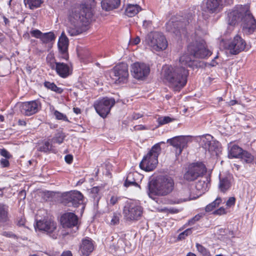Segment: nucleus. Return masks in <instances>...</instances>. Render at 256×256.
Masks as SVG:
<instances>
[{"mask_svg": "<svg viewBox=\"0 0 256 256\" xmlns=\"http://www.w3.org/2000/svg\"><path fill=\"white\" fill-rule=\"evenodd\" d=\"M242 22L244 34L250 35L256 31V20L248 5L238 4L228 13V24L234 26Z\"/></svg>", "mask_w": 256, "mask_h": 256, "instance_id": "3", "label": "nucleus"}, {"mask_svg": "<svg viewBox=\"0 0 256 256\" xmlns=\"http://www.w3.org/2000/svg\"><path fill=\"white\" fill-rule=\"evenodd\" d=\"M100 186H94L91 188L90 192L92 194H94L92 197L94 199H96L98 198V195L100 190Z\"/></svg>", "mask_w": 256, "mask_h": 256, "instance_id": "46", "label": "nucleus"}, {"mask_svg": "<svg viewBox=\"0 0 256 256\" xmlns=\"http://www.w3.org/2000/svg\"><path fill=\"white\" fill-rule=\"evenodd\" d=\"M41 103L38 100L22 102L20 106L21 113L25 116H31L38 112L41 109Z\"/></svg>", "mask_w": 256, "mask_h": 256, "instance_id": "13", "label": "nucleus"}, {"mask_svg": "<svg viewBox=\"0 0 256 256\" xmlns=\"http://www.w3.org/2000/svg\"><path fill=\"white\" fill-rule=\"evenodd\" d=\"M56 36L53 32H49L43 33L41 38V41L44 44H48L52 41H54Z\"/></svg>", "mask_w": 256, "mask_h": 256, "instance_id": "31", "label": "nucleus"}, {"mask_svg": "<svg viewBox=\"0 0 256 256\" xmlns=\"http://www.w3.org/2000/svg\"><path fill=\"white\" fill-rule=\"evenodd\" d=\"M214 139L213 136L211 135L206 134L202 135L201 136V143L203 148L206 150L207 147L209 146V144L210 143L211 140Z\"/></svg>", "mask_w": 256, "mask_h": 256, "instance_id": "36", "label": "nucleus"}, {"mask_svg": "<svg viewBox=\"0 0 256 256\" xmlns=\"http://www.w3.org/2000/svg\"><path fill=\"white\" fill-rule=\"evenodd\" d=\"M206 172V168L204 164L201 162H194L188 166L184 177L187 181L192 182L202 176Z\"/></svg>", "mask_w": 256, "mask_h": 256, "instance_id": "9", "label": "nucleus"}, {"mask_svg": "<svg viewBox=\"0 0 256 256\" xmlns=\"http://www.w3.org/2000/svg\"><path fill=\"white\" fill-rule=\"evenodd\" d=\"M142 116V115L140 114H134L132 115V118L134 120H138Z\"/></svg>", "mask_w": 256, "mask_h": 256, "instance_id": "60", "label": "nucleus"}, {"mask_svg": "<svg viewBox=\"0 0 256 256\" xmlns=\"http://www.w3.org/2000/svg\"><path fill=\"white\" fill-rule=\"evenodd\" d=\"M140 42V38L139 36H137L134 38L132 40L131 43L134 45L138 44Z\"/></svg>", "mask_w": 256, "mask_h": 256, "instance_id": "54", "label": "nucleus"}, {"mask_svg": "<svg viewBox=\"0 0 256 256\" xmlns=\"http://www.w3.org/2000/svg\"><path fill=\"white\" fill-rule=\"evenodd\" d=\"M223 7L222 0H206V8L210 13H218Z\"/></svg>", "mask_w": 256, "mask_h": 256, "instance_id": "22", "label": "nucleus"}, {"mask_svg": "<svg viewBox=\"0 0 256 256\" xmlns=\"http://www.w3.org/2000/svg\"><path fill=\"white\" fill-rule=\"evenodd\" d=\"M144 42L150 46L152 51L160 52L168 47V41L161 32H154L148 34L145 37Z\"/></svg>", "mask_w": 256, "mask_h": 256, "instance_id": "6", "label": "nucleus"}, {"mask_svg": "<svg viewBox=\"0 0 256 256\" xmlns=\"http://www.w3.org/2000/svg\"><path fill=\"white\" fill-rule=\"evenodd\" d=\"M220 144L218 141L213 139L209 144V146L207 147L206 150H208L211 154L216 155L220 150Z\"/></svg>", "mask_w": 256, "mask_h": 256, "instance_id": "27", "label": "nucleus"}, {"mask_svg": "<svg viewBox=\"0 0 256 256\" xmlns=\"http://www.w3.org/2000/svg\"><path fill=\"white\" fill-rule=\"evenodd\" d=\"M119 200H120V198H116L115 199L113 198V205L118 202Z\"/></svg>", "mask_w": 256, "mask_h": 256, "instance_id": "64", "label": "nucleus"}, {"mask_svg": "<svg viewBox=\"0 0 256 256\" xmlns=\"http://www.w3.org/2000/svg\"><path fill=\"white\" fill-rule=\"evenodd\" d=\"M150 68L144 63L136 62L132 66V72L134 78L142 80L150 74Z\"/></svg>", "mask_w": 256, "mask_h": 256, "instance_id": "16", "label": "nucleus"}, {"mask_svg": "<svg viewBox=\"0 0 256 256\" xmlns=\"http://www.w3.org/2000/svg\"><path fill=\"white\" fill-rule=\"evenodd\" d=\"M80 250L83 256H89L94 250V242L89 237L82 240Z\"/></svg>", "mask_w": 256, "mask_h": 256, "instance_id": "21", "label": "nucleus"}, {"mask_svg": "<svg viewBox=\"0 0 256 256\" xmlns=\"http://www.w3.org/2000/svg\"><path fill=\"white\" fill-rule=\"evenodd\" d=\"M52 144L49 140H46L39 146L38 150L44 153L51 151L52 150Z\"/></svg>", "mask_w": 256, "mask_h": 256, "instance_id": "33", "label": "nucleus"}, {"mask_svg": "<svg viewBox=\"0 0 256 256\" xmlns=\"http://www.w3.org/2000/svg\"><path fill=\"white\" fill-rule=\"evenodd\" d=\"M66 138V136L62 132L56 133L52 140V142L54 144H62Z\"/></svg>", "mask_w": 256, "mask_h": 256, "instance_id": "37", "label": "nucleus"}, {"mask_svg": "<svg viewBox=\"0 0 256 256\" xmlns=\"http://www.w3.org/2000/svg\"><path fill=\"white\" fill-rule=\"evenodd\" d=\"M4 22L5 26H8L10 24V20L8 18H7L4 16H2Z\"/></svg>", "mask_w": 256, "mask_h": 256, "instance_id": "62", "label": "nucleus"}, {"mask_svg": "<svg viewBox=\"0 0 256 256\" xmlns=\"http://www.w3.org/2000/svg\"><path fill=\"white\" fill-rule=\"evenodd\" d=\"M188 142V138L183 136H175L167 140L168 143L176 148L178 154L182 153L184 148L187 147Z\"/></svg>", "mask_w": 256, "mask_h": 256, "instance_id": "19", "label": "nucleus"}, {"mask_svg": "<svg viewBox=\"0 0 256 256\" xmlns=\"http://www.w3.org/2000/svg\"><path fill=\"white\" fill-rule=\"evenodd\" d=\"M120 217L121 214H113V224H118Z\"/></svg>", "mask_w": 256, "mask_h": 256, "instance_id": "49", "label": "nucleus"}, {"mask_svg": "<svg viewBox=\"0 0 256 256\" xmlns=\"http://www.w3.org/2000/svg\"><path fill=\"white\" fill-rule=\"evenodd\" d=\"M111 100L107 97L98 98L94 103L96 112L102 118H106L110 112L112 107Z\"/></svg>", "mask_w": 256, "mask_h": 256, "instance_id": "12", "label": "nucleus"}, {"mask_svg": "<svg viewBox=\"0 0 256 256\" xmlns=\"http://www.w3.org/2000/svg\"><path fill=\"white\" fill-rule=\"evenodd\" d=\"M141 10V7L137 4H128L126 8L125 13L128 17H132Z\"/></svg>", "mask_w": 256, "mask_h": 256, "instance_id": "25", "label": "nucleus"}, {"mask_svg": "<svg viewBox=\"0 0 256 256\" xmlns=\"http://www.w3.org/2000/svg\"><path fill=\"white\" fill-rule=\"evenodd\" d=\"M174 182L170 176H164L158 180H151L148 184V194L152 196H166L172 192Z\"/></svg>", "mask_w": 256, "mask_h": 256, "instance_id": "4", "label": "nucleus"}, {"mask_svg": "<svg viewBox=\"0 0 256 256\" xmlns=\"http://www.w3.org/2000/svg\"><path fill=\"white\" fill-rule=\"evenodd\" d=\"M60 222L63 228H72L78 225V218L75 214L67 212L62 215Z\"/></svg>", "mask_w": 256, "mask_h": 256, "instance_id": "18", "label": "nucleus"}, {"mask_svg": "<svg viewBox=\"0 0 256 256\" xmlns=\"http://www.w3.org/2000/svg\"><path fill=\"white\" fill-rule=\"evenodd\" d=\"M56 228V223L51 218H44L42 220H37L36 222V228L48 234L54 232Z\"/></svg>", "mask_w": 256, "mask_h": 256, "instance_id": "14", "label": "nucleus"}, {"mask_svg": "<svg viewBox=\"0 0 256 256\" xmlns=\"http://www.w3.org/2000/svg\"><path fill=\"white\" fill-rule=\"evenodd\" d=\"M114 76L113 80L116 84L126 82L128 77V65L124 62H120L114 68Z\"/></svg>", "mask_w": 256, "mask_h": 256, "instance_id": "11", "label": "nucleus"}, {"mask_svg": "<svg viewBox=\"0 0 256 256\" xmlns=\"http://www.w3.org/2000/svg\"><path fill=\"white\" fill-rule=\"evenodd\" d=\"M222 198L220 197L217 198L214 201L208 204L205 208V210L206 212H212L214 208L218 207L220 204L222 202Z\"/></svg>", "mask_w": 256, "mask_h": 256, "instance_id": "34", "label": "nucleus"}, {"mask_svg": "<svg viewBox=\"0 0 256 256\" xmlns=\"http://www.w3.org/2000/svg\"><path fill=\"white\" fill-rule=\"evenodd\" d=\"M60 256H72V252L70 250L64 251Z\"/></svg>", "mask_w": 256, "mask_h": 256, "instance_id": "56", "label": "nucleus"}, {"mask_svg": "<svg viewBox=\"0 0 256 256\" xmlns=\"http://www.w3.org/2000/svg\"><path fill=\"white\" fill-rule=\"evenodd\" d=\"M67 16L70 24L67 32L70 36H75L86 30L90 24L93 13L88 4L76 2L70 6Z\"/></svg>", "mask_w": 256, "mask_h": 256, "instance_id": "2", "label": "nucleus"}, {"mask_svg": "<svg viewBox=\"0 0 256 256\" xmlns=\"http://www.w3.org/2000/svg\"><path fill=\"white\" fill-rule=\"evenodd\" d=\"M188 52L193 58H206L210 56L212 52L209 50L204 42H196L188 46Z\"/></svg>", "mask_w": 256, "mask_h": 256, "instance_id": "8", "label": "nucleus"}, {"mask_svg": "<svg viewBox=\"0 0 256 256\" xmlns=\"http://www.w3.org/2000/svg\"><path fill=\"white\" fill-rule=\"evenodd\" d=\"M172 118L168 116L159 117L157 119V122L159 126L164 125L172 122Z\"/></svg>", "mask_w": 256, "mask_h": 256, "instance_id": "39", "label": "nucleus"}, {"mask_svg": "<svg viewBox=\"0 0 256 256\" xmlns=\"http://www.w3.org/2000/svg\"><path fill=\"white\" fill-rule=\"evenodd\" d=\"M158 142L154 145L148 152L144 156L140 164V168L146 172H151L158 164V157L161 153L160 144Z\"/></svg>", "mask_w": 256, "mask_h": 256, "instance_id": "5", "label": "nucleus"}, {"mask_svg": "<svg viewBox=\"0 0 256 256\" xmlns=\"http://www.w3.org/2000/svg\"><path fill=\"white\" fill-rule=\"evenodd\" d=\"M142 176L136 172H131L128 174L124 186L126 187L135 186L140 187L138 184V180H141Z\"/></svg>", "mask_w": 256, "mask_h": 256, "instance_id": "23", "label": "nucleus"}, {"mask_svg": "<svg viewBox=\"0 0 256 256\" xmlns=\"http://www.w3.org/2000/svg\"><path fill=\"white\" fill-rule=\"evenodd\" d=\"M231 187V182L228 177L220 178V182L218 188L222 192H226Z\"/></svg>", "mask_w": 256, "mask_h": 256, "instance_id": "26", "label": "nucleus"}, {"mask_svg": "<svg viewBox=\"0 0 256 256\" xmlns=\"http://www.w3.org/2000/svg\"><path fill=\"white\" fill-rule=\"evenodd\" d=\"M190 53L184 54L180 58V66H166L164 68V76L174 90L180 91L186 84L188 71L184 66L192 68L197 67V62L192 60Z\"/></svg>", "mask_w": 256, "mask_h": 256, "instance_id": "1", "label": "nucleus"}, {"mask_svg": "<svg viewBox=\"0 0 256 256\" xmlns=\"http://www.w3.org/2000/svg\"><path fill=\"white\" fill-rule=\"evenodd\" d=\"M152 26V22L151 20H145L143 22L142 26L147 30H149L151 28Z\"/></svg>", "mask_w": 256, "mask_h": 256, "instance_id": "50", "label": "nucleus"}, {"mask_svg": "<svg viewBox=\"0 0 256 256\" xmlns=\"http://www.w3.org/2000/svg\"><path fill=\"white\" fill-rule=\"evenodd\" d=\"M237 103V101L236 100H232L230 102V106H234Z\"/></svg>", "mask_w": 256, "mask_h": 256, "instance_id": "63", "label": "nucleus"}, {"mask_svg": "<svg viewBox=\"0 0 256 256\" xmlns=\"http://www.w3.org/2000/svg\"><path fill=\"white\" fill-rule=\"evenodd\" d=\"M243 149L236 144L228 148V156L230 158H240L243 152Z\"/></svg>", "mask_w": 256, "mask_h": 256, "instance_id": "24", "label": "nucleus"}, {"mask_svg": "<svg viewBox=\"0 0 256 256\" xmlns=\"http://www.w3.org/2000/svg\"><path fill=\"white\" fill-rule=\"evenodd\" d=\"M101 5L103 10L110 11L112 10V0H102Z\"/></svg>", "mask_w": 256, "mask_h": 256, "instance_id": "38", "label": "nucleus"}, {"mask_svg": "<svg viewBox=\"0 0 256 256\" xmlns=\"http://www.w3.org/2000/svg\"><path fill=\"white\" fill-rule=\"evenodd\" d=\"M0 154L6 159H10L12 158V155L5 148L0 149Z\"/></svg>", "mask_w": 256, "mask_h": 256, "instance_id": "45", "label": "nucleus"}, {"mask_svg": "<svg viewBox=\"0 0 256 256\" xmlns=\"http://www.w3.org/2000/svg\"><path fill=\"white\" fill-rule=\"evenodd\" d=\"M218 64V62H217L214 59H212L210 62L209 64V65L211 66H215Z\"/></svg>", "mask_w": 256, "mask_h": 256, "instance_id": "61", "label": "nucleus"}, {"mask_svg": "<svg viewBox=\"0 0 256 256\" xmlns=\"http://www.w3.org/2000/svg\"><path fill=\"white\" fill-rule=\"evenodd\" d=\"M83 201V194L78 190H72L64 193L62 198V203L68 206L78 208L82 204Z\"/></svg>", "mask_w": 256, "mask_h": 256, "instance_id": "10", "label": "nucleus"}, {"mask_svg": "<svg viewBox=\"0 0 256 256\" xmlns=\"http://www.w3.org/2000/svg\"><path fill=\"white\" fill-rule=\"evenodd\" d=\"M2 235L7 238H14L16 237V236L12 232H4L2 234Z\"/></svg>", "mask_w": 256, "mask_h": 256, "instance_id": "53", "label": "nucleus"}, {"mask_svg": "<svg viewBox=\"0 0 256 256\" xmlns=\"http://www.w3.org/2000/svg\"><path fill=\"white\" fill-rule=\"evenodd\" d=\"M202 216L200 214H198L196 215L192 218L186 224L188 225H192L194 224L196 222L198 221L200 218H202Z\"/></svg>", "mask_w": 256, "mask_h": 256, "instance_id": "44", "label": "nucleus"}, {"mask_svg": "<svg viewBox=\"0 0 256 256\" xmlns=\"http://www.w3.org/2000/svg\"><path fill=\"white\" fill-rule=\"evenodd\" d=\"M30 33L32 36L36 38H40L41 40L42 32L39 30H33L30 32Z\"/></svg>", "mask_w": 256, "mask_h": 256, "instance_id": "43", "label": "nucleus"}, {"mask_svg": "<svg viewBox=\"0 0 256 256\" xmlns=\"http://www.w3.org/2000/svg\"><path fill=\"white\" fill-rule=\"evenodd\" d=\"M143 208L138 202L127 201L123 209L124 217L127 220H138L141 218Z\"/></svg>", "mask_w": 256, "mask_h": 256, "instance_id": "7", "label": "nucleus"}, {"mask_svg": "<svg viewBox=\"0 0 256 256\" xmlns=\"http://www.w3.org/2000/svg\"><path fill=\"white\" fill-rule=\"evenodd\" d=\"M73 112L76 114H80L82 112L80 108L77 107L73 108Z\"/></svg>", "mask_w": 256, "mask_h": 256, "instance_id": "58", "label": "nucleus"}, {"mask_svg": "<svg viewBox=\"0 0 256 256\" xmlns=\"http://www.w3.org/2000/svg\"><path fill=\"white\" fill-rule=\"evenodd\" d=\"M44 86L47 89L50 90L54 92L57 94H61L63 92V89L61 88L58 87L54 82H51L48 81H46L44 83Z\"/></svg>", "mask_w": 256, "mask_h": 256, "instance_id": "30", "label": "nucleus"}, {"mask_svg": "<svg viewBox=\"0 0 256 256\" xmlns=\"http://www.w3.org/2000/svg\"><path fill=\"white\" fill-rule=\"evenodd\" d=\"M226 213V210L223 207H220L218 209L216 210L214 214L222 215Z\"/></svg>", "mask_w": 256, "mask_h": 256, "instance_id": "51", "label": "nucleus"}, {"mask_svg": "<svg viewBox=\"0 0 256 256\" xmlns=\"http://www.w3.org/2000/svg\"><path fill=\"white\" fill-rule=\"evenodd\" d=\"M9 220L8 209L6 205L0 204V223H4Z\"/></svg>", "mask_w": 256, "mask_h": 256, "instance_id": "28", "label": "nucleus"}, {"mask_svg": "<svg viewBox=\"0 0 256 256\" xmlns=\"http://www.w3.org/2000/svg\"><path fill=\"white\" fill-rule=\"evenodd\" d=\"M246 46V42L238 35L236 36L228 45V50L230 54L236 55L244 50Z\"/></svg>", "mask_w": 256, "mask_h": 256, "instance_id": "15", "label": "nucleus"}, {"mask_svg": "<svg viewBox=\"0 0 256 256\" xmlns=\"http://www.w3.org/2000/svg\"><path fill=\"white\" fill-rule=\"evenodd\" d=\"M192 228H188L182 232L180 233L178 236V239L179 240H182L185 239L186 236L190 235L192 234Z\"/></svg>", "mask_w": 256, "mask_h": 256, "instance_id": "42", "label": "nucleus"}, {"mask_svg": "<svg viewBox=\"0 0 256 256\" xmlns=\"http://www.w3.org/2000/svg\"><path fill=\"white\" fill-rule=\"evenodd\" d=\"M58 46L59 52V58L68 60L69 58L68 53V39L65 35H64V33H62L59 38Z\"/></svg>", "mask_w": 256, "mask_h": 256, "instance_id": "20", "label": "nucleus"}, {"mask_svg": "<svg viewBox=\"0 0 256 256\" xmlns=\"http://www.w3.org/2000/svg\"><path fill=\"white\" fill-rule=\"evenodd\" d=\"M244 162L250 164L254 161V156L249 152L243 150V152L240 158Z\"/></svg>", "mask_w": 256, "mask_h": 256, "instance_id": "32", "label": "nucleus"}, {"mask_svg": "<svg viewBox=\"0 0 256 256\" xmlns=\"http://www.w3.org/2000/svg\"><path fill=\"white\" fill-rule=\"evenodd\" d=\"M120 4V0H113V9L117 8Z\"/></svg>", "mask_w": 256, "mask_h": 256, "instance_id": "55", "label": "nucleus"}, {"mask_svg": "<svg viewBox=\"0 0 256 256\" xmlns=\"http://www.w3.org/2000/svg\"><path fill=\"white\" fill-rule=\"evenodd\" d=\"M8 159L6 158H2L0 162L2 167V168H8L10 166V162L8 160Z\"/></svg>", "mask_w": 256, "mask_h": 256, "instance_id": "48", "label": "nucleus"}, {"mask_svg": "<svg viewBox=\"0 0 256 256\" xmlns=\"http://www.w3.org/2000/svg\"><path fill=\"white\" fill-rule=\"evenodd\" d=\"M236 198L234 197H230L226 202V205L228 207H231L235 204Z\"/></svg>", "mask_w": 256, "mask_h": 256, "instance_id": "47", "label": "nucleus"}, {"mask_svg": "<svg viewBox=\"0 0 256 256\" xmlns=\"http://www.w3.org/2000/svg\"><path fill=\"white\" fill-rule=\"evenodd\" d=\"M54 70L60 78H66L72 74L73 66L71 63L58 62L56 64Z\"/></svg>", "mask_w": 256, "mask_h": 256, "instance_id": "17", "label": "nucleus"}, {"mask_svg": "<svg viewBox=\"0 0 256 256\" xmlns=\"http://www.w3.org/2000/svg\"><path fill=\"white\" fill-rule=\"evenodd\" d=\"M196 247L198 250L203 256H210V252L202 245L196 244Z\"/></svg>", "mask_w": 256, "mask_h": 256, "instance_id": "41", "label": "nucleus"}, {"mask_svg": "<svg viewBox=\"0 0 256 256\" xmlns=\"http://www.w3.org/2000/svg\"><path fill=\"white\" fill-rule=\"evenodd\" d=\"M46 62L52 70H54V66L58 62H56L54 54L52 52H50L46 56Z\"/></svg>", "mask_w": 256, "mask_h": 256, "instance_id": "35", "label": "nucleus"}, {"mask_svg": "<svg viewBox=\"0 0 256 256\" xmlns=\"http://www.w3.org/2000/svg\"><path fill=\"white\" fill-rule=\"evenodd\" d=\"M18 123V124L20 126H26V122L24 120H19Z\"/></svg>", "mask_w": 256, "mask_h": 256, "instance_id": "59", "label": "nucleus"}, {"mask_svg": "<svg viewBox=\"0 0 256 256\" xmlns=\"http://www.w3.org/2000/svg\"><path fill=\"white\" fill-rule=\"evenodd\" d=\"M234 0H224L223 6H230L233 4Z\"/></svg>", "mask_w": 256, "mask_h": 256, "instance_id": "57", "label": "nucleus"}, {"mask_svg": "<svg viewBox=\"0 0 256 256\" xmlns=\"http://www.w3.org/2000/svg\"><path fill=\"white\" fill-rule=\"evenodd\" d=\"M54 114L56 118L58 120H62L68 122H69L67 116L65 114H64L57 110H54Z\"/></svg>", "mask_w": 256, "mask_h": 256, "instance_id": "40", "label": "nucleus"}, {"mask_svg": "<svg viewBox=\"0 0 256 256\" xmlns=\"http://www.w3.org/2000/svg\"><path fill=\"white\" fill-rule=\"evenodd\" d=\"M66 162L68 164H71L73 161V156L72 154H67L64 157Z\"/></svg>", "mask_w": 256, "mask_h": 256, "instance_id": "52", "label": "nucleus"}, {"mask_svg": "<svg viewBox=\"0 0 256 256\" xmlns=\"http://www.w3.org/2000/svg\"><path fill=\"white\" fill-rule=\"evenodd\" d=\"M26 7L30 10H34L40 8L43 3L42 0H24Z\"/></svg>", "mask_w": 256, "mask_h": 256, "instance_id": "29", "label": "nucleus"}]
</instances>
